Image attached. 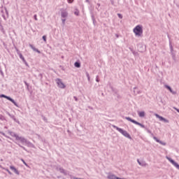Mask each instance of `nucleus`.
<instances>
[{
    "instance_id": "nucleus-41",
    "label": "nucleus",
    "mask_w": 179,
    "mask_h": 179,
    "mask_svg": "<svg viewBox=\"0 0 179 179\" xmlns=\"http://www.w3.org/2000/svg\"><path fill=\"white\" fill-rule=\"evenodd\" d=\"M136 89H138L136 87H135L134 88V93H135V90H136Z\"/></svg>"
},
{
    "instance_id": "nucleus-42",
    "label": "nucleus",
    "mask_w": 179,
    "mask_h": 179,
    "mask_svg": "<svg viewBox=\"0 0 179 179\" xmlns=\"http://www.w3.org/2000/svg\"><path fill=\"white\" fill-rule=\"evenodd\" d=\"M44 121H47V119L45 117H43Z\"/></svg>"
},
{
    "instance_id": "nucleus-17",
    "label": "nucleus",
    "mask_w": 179,
    "mask_h": 179,
    "mask_svg": "<svg viewBox=\"0 0 179 179\" xmlns=\"http://www.w3.org/2000/svg\"><path fill=\"white\" fill-rule=\"evenodd\" d=\"M25 145H27V146H28V148H36L33 143H31V142H29V141L27 140V142L25 143Z\"/></svg>"
},
{
    "instance_id": "nucleus-32",
    "label": "nucleus",
    "mask_w": 179,
    "mask_h": 179,
    "mask_svg": "<svg viewBox=\"0 0 179 179\" xmlns=\"http://www.w3.org/2000/svg\"><path fill=\"white\" fill-rule=\"evenodd\" d=\"M0 29H1V31H3V27L1 24H0Z\"/></svg>"
},
{
    "instance_id": "nucleus-40",
    "label": "nucleus",
    "mask_w": 179,
    "mask_h": 179,
    "mask_svg": "<svg viewBox=\"0 0 179 179\" xmlns=\"http://www.w3.org/2000/svg\"><path fill=\"white\" fill-rule=\"evenodd\" d=\"M24 84L26 85V86H29V84L26 81H24Z\"/></svg>"
},
{
    "instance_id": "nucleus-30",
    "label": "nucleus",
    "mask_w": 179,
    "mask_h": 179,
    "mask_svg": "<svg viewBox=\"0 0 179 179\" xmlns=\"http://www.w3.org/2000/svg\"><path fill=\"white\" fill-rule=\"evenodd\" d=\"M117 16L120 19H122V15L117 13Z\"/></svg>"
},
{
    "instance_id": "nucleus-9",
    "label": "nucleus",
    "mask_w": 179,
    "mask_h": 179,
    "mask_svg": "<svg viewBox=\"0 0 179 179\" xmlns=\"http://www.w3.org/2000/svg\"><path fill=\"white\" fill-rule=\"evenodd\" d=\"M155 115L157 118H159V121H163L164 122L169 123V120L159 115L157 113H155Z\"/></svg>"
},
{
    "instance_id": "nucleus-8",
    "label": "nucleus",
    "mask_w": 179,
    "mask_h": 179,
    "mask_svg": "<svg viewBox=\"0 0 179 179\" xmlns=\"http://www.w3.org/2000/svg\"><path fill=\"white\" fill-rule=\"evenodd\" d=\"M61 17L66 19L68 17V11L65 9H61Z\"/></svg>"
},
{
    "instance_id": "nucleus-38",
    "label": "nucleus",
    "mask_w": 179,
    "mask_h": 179,
    "mask_svg": "<svg viewBox=\"0 0 179 179\" xmlns=\"http://www.w3.org/2000/svg\"><path fill=\"white\" fill-rule=\"evenodd\" d=\"M1 74L2 75V76H3V71H0Z\"/></svg>"
},
{
    "instance_id": "nucleus-2",
    "label": "nucleus",
    "mask_w": 179,
    "mask_h": 179,
    "mask_svg": "<svg viewBox=\"0 0 179 179\" xmlns=\"http://www.w3.org/2000/svg\"><path fill=\"white\" fill-rule=\"evenodd\" d=\"M112 127H113V128H114L115 129L118 131V132L122 134V135H123V136H125V138H128L129 139H131V135H129V134H128V131H127L115 125H112Z\"/></svg>"
},
{
    "instance_id": "nucleus-25",
    "label": "nucleus",
    "mask_w": 179,
    "mask_h": 179,
    "mask_svg": "<svg viewBox=\"0 0 179 179\" xmlns=\"http://www.w3.org/2000/svg\"><path fill=\"white\" fill-rule=\"evenodd\" d=\"M160 143V145H163V146H166V143L162 141L159 140V143Z\"/></svg>"
},
{
    "instance_id": "nucleus-43",
    "label": "nucleus",
    "mask_w": 179,
    "mask_h": 179,
    "mask_svg": "<svg viewBox=\"0 0 179 179\" xmlns=\"http://www.w3.org/2000/svg\"><path fill=\"white\" fill-rule=\"evenodd\" d=\"M0 120H2V115H0Z\"/></svg>"
},
{
    "instance_id": "nucleus-13",
    "label": "nucleus",
    "mask_w": 179,
    "mask_h": 179,
    "mask_svg": "<svg viewBox=\"0 0 179 179\" xmlns=\"http://www.w3.org/2000/svg\"><path fill=\"white\" fill-rule=\"evenodd\" d=\"M29 47L31 48V50H33V51H35L36 52H38V54L41 53V52H40V50H38V49L36 48L33 45L29 44Z\"/></svg>"
},
{
    "instance_id": "nucleus-21",
    "label": "nucleus",
    "mask_w": 179,
    "mask_h": 179,
    "mask_svg": "<svg viewBox=\"0 0 179 179\" xmlns=\"http://www.w3.org/2000/svg\"><path fill=\"white\" fill-rule=\"evenodd\" d=\"M146 131L148 134H150L151 136H154L153 133H152V131H150L149 129H146Z\"/></svg>"
},
{
    "instance_id": "nucleus-11",
    "label": "nucleus",
    "mask_w": 179,
    "mask_h": 179,
    "mask_svg": "<svg viewBox=\"0 0 179 179\" xmlns=\"http://www.w3.org/2000/svg\"><path fill=\"white\" fill-rule=\"evenodd\" d=\"M164 86H165L166 89L169 90V92H171L172 93V94H177V92L173 91L171 86L167 85H165Z\"/></svg>"
},
{
    "instance_id": "nucleus-35",
    "label": "nucleus",
    "mask_w": 179,
    "mask_h": 179,
    "mask_svg": "<svg viewBox=\"0 0 179 179\" xmlns=\"http://www.w3.org/2000/svg\"><path fill=\"white\" fill-rule=\"evenodd\" d=\"M172 57L173 59H176V55L174 54H172Z\"/></svg>"
},
{
    "instance_id": "nucleus-12",
    "label": "nucleus",
    "mask_w": 179,
    "mask_h": 179,
    "mask_svg": "<svg viewBox=\"0 0 179 179\" xmlns=\"http://www.w3.org/2000/svg\"><path fill=\"white\" fill-rule=\"evenodd\" d=\"M17 55H19L20 59H22V61L23 62H26V59H24V57H23V55H22V53H20V51L17 50Z\"/></svg>"
},
{
    "instance_id": "nucleus-26",
    "label": "nucleus",
    "mask_w": 179,
    "mask_h": 179,
    "mask_svg": "<svg viewBox=\"0 0 179 179\" xmlns=\"http://www.w3.org/2000/svg\"><path fill=\"white\" fill-rule=\"evenodd\" d=\"M4 170H5L6 171H7V173H8V174H10V175L12 174V172H10V171H9V169H4Z\"/></svg>"
},
{
    "instance_id": "nucleus-1",
    "label": "nucleus",
    "mask_w": 179,
    "mask_h": 179,
    "mask_svg": "<svg viewBox=\"0 0 179 179\" xmlns=\"http://www.w3.org/2000/svg\"><path fill=\"white\" fill-rule=\"evenodd\" d=\"M133 31L136 37H141L143 34V28L142 25H137L134 28Z\"/></svg>"
},
{
    "instance_id": "nucleus-14",
    "label": "nucleus",
    "mask_w": 179,
    "mask_h": 179,
    "mask_svg": "<svg viewBox=\"0 0 179 179\" xmlns=\"http://www.w3.org/2000/svg\"><path fill=\"white\" fill-rule=\"evenodd\" d=\"M10 170H12L13 171H14V173L15 174H17V176H19L20 173L19 171H17V169H16V168L13 166H10Z\"/></svg>"
},
{
    "instance_id": "nucleus-10",
    "label": "nucleus",
    "mask_w": 179,
    "mask_h": 179,
    "mask_svg": "<svg viewBox=\"0 0 179 179\" xmlns=\"http://www.w3.org/2000/svg\"><path fill=\"white\" fill-rule=\"evenodd\" d=\"M57 170L58 171H60V173H62V174H64V176H68L69 173L68 171H65L64 169L61 168V167H57Z\"/></svg>"
},
{
    "instance_id": "nucleus-6",
    "label": "nucleus",
    "mask_w": 179,
    "mask_h": 179,
    "mask_svg": "<svg viewBox=\"0 0 179 179\" xmlns=\"http://www.w3.org/2000/svg\"><path fill=\"white\" fill-rule=\"evenodd\" d=\"M167 160H169V162H170V163H171V164H173V166H174V167H176V169H177L178 170H179V164L178 163L176 162L174 160H173V159L167 157H166Z\"/></svg>"
},
{
    "instance_id": "nucleus-19",
    "label": "nucleus",
    "mask_w": 179,
    "mask_h": 179,
    "mask_svg": "<svg viewBox=\"0 0 179 179\" xmlns=\"http://www.w3.org/2000/svg\"><path fill=\"white\" fill-rule=\"evenodd\" d=\"M79 10L78 8H76L74 11V15H76V16H79Z\"/></svg>"
},
{
    "instance_id": "nucleus-39",
    "label": "nucleus",
    "mask_w": 179,
    "mask_h": 179,
    "mask_svg": "<svg viewBox=\"0 0 179 179\" xmlns=\"http://www.w3.org/2000/svg\"><path fill=\"white\" fill-rule=\"evenodd\" d=\"M96 82H99V76H96Z\"/></svg>"
},
{
    "instance_id": "nucleus-22",
    "label": "nucleus",
    "mask_w": 179,
    "mask_h": 179,
    "mask_svg": "<svg viewBox=\"0 0 179 179\" xmlns=\"http://www.w3.org/2000/svg\"><path fill=\"white\" fill-rule=\"evenodd\" d=\"M62 22L63 26H65V22H66V18H62Z\"/></svg>"
},
{
    "instance_id": "nucleus-23",
    "label": "nucleus",
    "mask_w": 179,
    "mask_h": 179,
    "mask_svg": "<svg viewBox=\"0 0 179 179\" xmlns=\"http://www.w3.org/2000/svg\"><path fill=\"white\" fill-rule=\"evenodd\" d=\"M42 38H43V41H44L45 43H47V36L44 35V36L42 37Z\"/></svg>"
},
{
    "instance_id": "nucleus-15",
    "label": "nucleus",
    "mask_w": 179,
    "mask_h": 179,
    "mask_svg": "<svg viewBox=\"0 0 179 179\" xmlns=\"http://www.w3.org/2000/svg\"><path fill=\"white\" fill-rule=\"evenodd\" d=\"M138 117H140V118H143V117L146 115V113H145V111H138Z\"/></svg>"
},
{
    "instance_id": "nucleus-29",
    "label": "nucleus",
    "mask_w": 179,
    "mask_h": 179,
    "mask_svg": "<svg viewBox=\"0 0 179 179\" xmlns=\"http://www.w3.org/2000/svg\"><path fill=\"white\" fill-rule=\"evenodd\" d=\"M86 75L88 80H90V76H89V73H86Z\"/></svg>"
},
{
    "instance_id": "nucleus-37",
    "label": "nucleus",
    "mask_w": 179,
    "mask_h": 179,
    "mask_svg": "<svg viewBox=\"0 0 179 179\" xmlns=\"http://www.w3.org/2000/svg\"><path fill=\"white\" fill-rule=\"evenodd\" d=\"M73 99L76 100V101H78V98L76 96H73Z\"/></svg>"
},
{
    "instance_id": "nucleus-16",
    "label": "nucleus",
    "mask_w": 179,
    "mask_h": 179,
    "mask_svg": "<svg viewBox=\"0 0 179 179\" xmlns=\"http://www.w3.org/2000/svg\"><path fill=\"white\" fill-rule=\"evenodd\" d=\"M137 162L139 166H142V167L146 166V162L145 161H140L139 159H137Z\"/></svg>"
},
{
    "instance_id": "nucleus-5",
    "label": "nucleus",
    "mask_w": 179,
    "mask_h": 179,
    "mask_svg": "<svg viewBox=\"0 0 179 179\" xmlns=\"http://www.w3.org/2000/svg\"><path fill=\"white\" fill-rule=\"evenodd\" d=\"M0 97H3L4 99L9 100V101H11V103H13V104H14V106H15V107H19V105H17V103H16V101H15V100L13 99L10 98V96H8L5 94H1V95H0Z\"/></svg>"
},
{
    "instance_id": "nucleus-27",
    "label": "nucleus",
    "mask_w": 179,
    "mask_h": 179,
    "mask_svg": "<svg viewBox=\"0 0 179 179\" xmlns=\"http://www.w3.org/2000/svg\"><path fill=\"white\" fill-rule=\"evenodd\" d=\"M21 162H22V163L24 164V166H27V163H26V162H24V160L23 159H21Z\"/></svg>"
},
{
    "instance_id": "nucleus-20",
    "label": "nucleus",
    "mask_w": 179,
    "mask_h": 179,
    "mask_svg": "<svg viewBox=\"0 0 179 179\" xmlns=\"http://www.w3.org/2000/svg\"><path fill=\"white\" fill-rule=\"evenodd\" d=\"M74 66H76V68H80V63L78 62H75Z\"/></svg>"
},
{
    "instance_id": "nucleus-3",
    "label": "nucleus",
    "mask_w": 179,
    "mask_h": 179,
    "mask_svg": "<svg viewBox=\"0 0 179 179\" xmlns=\"http://www.w3.org/2000/svg\"><path fill=\"white\" fill-rule=\"evenodd\" d=\"M125 118H126V120H127V121H130V122H133V124H135L136 125H138L141 128H145V125L142 124L141 123H139L136 120H135L129 117H126Z\"/></svg>"
},
{
    "instance_id": "nucleus-45",
    "label": "nucleus",
    "mask_w": 179,
    "mask_h": 179,
    "mask_svg": "<svg viewBox=\"0 0 179 179\" xmlns=\"http://www.w3.org/2000/svg\"><path fill=\"white\" fill-rule=\"evenodd\" d=\"M111 1H113V0H110Z\"/></svg>"
},
{
    "instance_id": "nucleus-44",
    "label": "nucleus",
    "mask_w": 179,
    "mask_h": 179,
    "mask_svg": "<svg viewBox=\"0 0 179 179\" xmlns=\"http://www.w3.org/2000/svg\"><path fill=\"white\" fill-rule=\"evenodd\" d=\"M86 2L89 3V0H86Z\"/></svg>"
},
{
    "instance_id": "nucleus-31",
    "label": "nucleus",
    "mask_w": 179,
    "mask_h": 179,
    "mask_svg": "<svg viewBox=\"0 0 179 179\" xmlns=\"http://www.w3.org/2000/svg\"><path fill=\"white\" fill-rule=\"evenodd\" d=\"M68 3H72L73 0H67Z\"/></svg>"
},
{
    "instance_id": "nucleus-36",
    "label": "nucleus",
    "mask_w": 179,
    "mask_h": 179,
    "mask_svg": "<svg viewBox=\"0 0 179 179\" xmlns=\"http://www.w3.org/2000/svg\"><path fill=\"white\" fill-rule=\"evenodd\" d=\"M24 64H25V65H26L27 66H29V64H27V62H26V60H25V62H24Z\"/></svg>"
},
{
    "instance_id": "nucleus-34",
    "label": "nucleus",
    "mask_w": 179,
    "mask_h": 179,
    "mask_svg": "<svg viewBox=\"0 0 179 179\" xmlns=\"http://www.w3.org/2000/svg\"><path fill=\"white\" fill-rule=\"evenodd\" d=\"M19 146H20V148H22L24 150H26V148H24V147H23V146L20 145H19Z\"/></svg>"
},
{
    "instance_id": "nucleus-24",
    "label": "nucleus",
    "mask_w": 179,
    "mask_h": 179,
    "mask_svg": "<svg viewBox=\"0 0 179 179\" xmlns=\"http://www.w3.org/2000/svg\"><path fill=\"white\" fill-rule=\"evenodd\" d=\"M153 139L155 141H156V142H157L159 143V142H160V140H159L156 136H153Z\"/></svg>"
},
{
    "instance_id": "nucleus-7",
    "label": "nucleus",
    "mask_w": 179,
    "mask_h": 179,
    "mask_svg": "<svg viewBox=\"0 0 179 179\" xmlns=\"http://www.w3.org/2000/svg\"><path fill=\"white\" fill-rule=\"evenodd\" d=\"M16 141H20V142H21V143H24V145H26V143L27 142V139H26L24 137H22V136H17V138H15Z\"/></svg>"
},
{
    "instance_id": "nucleus-18",
    "label": "nucleus",
    "mask_w": 179,
    "mask_h": 179,
    "mask_svg": "<svg viewBox=\"0 0 179 179\" xmlns=\"http://www.w3.org/2000/svg\"><path fill=\"white\" fill-rule=\"evenodd\" d=\"M8 133L9 134V135H10V136H13V138H15V139L17 138V134H16L15 132L8 131Z\"/></svg>"
},
{
    "instance_id": "nucleus-28",
    "label": "nucleus",
    "mask_w": 179,
    "mask_h": 179,
    "mask_svg": "<svg viewBox=\"0 0 179 179\" xmlns=\"http://www.w3.org/2000/svg\"><path fill=\"white\" fill-rule=\"evenodd\" d=\"M170 50H171V52H173V45H171V43H170Z\"/></svg>"
},
{
    "instance_id": "nucleus-33",
    "label": "nucleus",
    "mask_w": 179,
    "mask_h": 179,
    "mask_svg": "<svg viewBox=\"0 0 179 179\" xmlns=\"http://www.w3.org/2000/svg\"><path fill=\"white\" fill-rule=\"evenodd\" d=\"M34 20H38V19H37V15H34Z\"/></svg>"
},
{
    "instance_id": "nucleus-4",
    "label": "nucleus",
    "mask_w": 179,
    "mask_h": 179,
    "mask_svg": "<svg viewBox=\"0 0 179 179\" xmlns=\"http://www.w3.org/2000/svg\"><path fill=\"white\" fill-rule=\"evenodd\" d=\"M55 82H56L58 87H59L60 89H65L66 87L65 84H64V83L62 82V80H61L60 78H57L55 80Z\"/></svg>"
}]
</instances>
